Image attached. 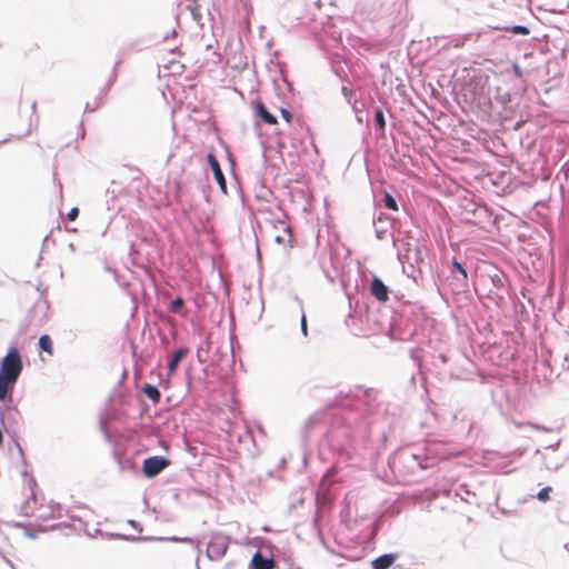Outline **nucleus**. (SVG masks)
I'll list each match as a JSON object with an SVG mask.
<instances>
[{
    "mask_svg": "<svg viewBox=\"0 0 569 569\" xmlns=\"http://www.w3.org/2000/svg\"><path fill=\"white\" fill-rule=\"evenodd\" d=\"M270 228L268 230L269 237L279 246L291 249L295 243V238L289 224L282 220L269 221Z\"/></svg>",
    "mask_w": 569,
    "mask_h": 569,
    "instance_id": "obj_1",
    "label": "nucleus"
},
{
    "mask_svg": "<svg viewBox=\"0 0 569 569\" xmlns=\"http://www.w3.org/2000/svg\"><path fill=\"white\" fill-rule=\"evenodd\" d=\"M22 370L20 355L16 348H11L2 359L0 375L9 381H16Z\"/></svg>",
    "mask_w": 569,
    "mask_h": 569,
    "instance_id": "obj_2",
    "label": "nucleus"
},
{
    "mask_svg": "<svg viewBox=\"0 0 569 569\" xmlns=\"http://www.w3.org/2000/svg\"><path fill=\"white\" fill-rule=\"evenodd\" d=\"M169 461L160 456H153L143 461V472L148 477H154L160 473L164 468H167Z\"/></svg>",
    "mask_w": 569,
    "mask_h": 569,
    "instance_id": "obj_3",
    "label": "nucleus"
},
{
    "mask_svg": "<svg viewBox=\"0 0 569 569\" xmlns=\"http://www.w3.org/2000/svg\"><path fill=\"white\" fill-rule=\"evenodd\" d=\"M207 160H208L210 168L212 169L214 179L218 182L220 189L223 192H227L226 179H224L223 172L220 168L219 161L217 160L216 156L213 153H209L207 156Z\"/></svg>",
    "mask_w": 569,
    "mask_h": 569,
    "instance_id": "obj_4",
    "label": "nucleus"
},
{
    "mask_svg": "<svg viewBox=\"0 0 569 569\" xmlns=\"http://www.w3.org/2000/svg\"><path fill=\"white\" fill-rule=\"evenodd\" d=\"M371 295L380 302H386L389 299V291L387 286L381 279L375 277L370 284Z\"/></svg>",
    "mask_w": 569,
    "mask_h": 569,
    "instance_id": "obj_5",
    "label": "nucleus"
},
{
    "mask_svg": "<svg viewBox=\"0 0 569 569\" xmlns=\"http://www.w3.org/2000/svg\"><path fill=\"white\" fill-rule=\"evenodd\" d=\"M253 569H273L274 561L271 558H264L260 552H256L251 559Z\"/></svg>",
    "mask_w": 569,
    "mask_h": 569,
    "instance_id": "obj_6",
    "label": "nucleus"
},
{
    "mask_svg": "<svg viewBox=\"0 0 569 569\" xmlns=\"http://www.w3.org/2000/svg\"><path fill=\"white\" fill-rule=\"evenodd\" d=\"M397 556L392 553L382 555L372 561L373 569H388L396 561Z\"/></svg>",
    "mask_w": 569,
    "mask_h": 569,
    "instance_id": "obj_7",
    "label": "nucleus"
},
{
    "mask_svg": "<svg viewBox=\"0 0 569 569\" xmlns=\"http://www.w3.org/2000/svg\"><path fill=\"white\" fill-rule=\"evenodd\" d=\"M187 353H188L187 348H180L173 353L172 358L170 359V361L168 363L169 375H172L177 370L180 361L182 360V358H184L187 356Z\"/></svg>",
    "mask_w": 569,
    "mask_h": 569,
    "instance_id": "obj_8",
    "label": "nucleus"
},
{
    "mask_svg": "<svg viewBox=\"0 0 569 569\" xmlns=\"http://www.w3.org/2000/svg\"><path fill=\"white\" fill-rule=\"evenodd\" d=\"M257 114L268 124H276L277 118L270 113L262 102H258L256 106Z\"/></svg>",
    "mask_w": 569,
    "mask_h": 569,
    "instance_id": "obj_9",
    "label": "nucleus"
},
{
    "mask_svg": "<svg viewBox=\"0 0 569 569\" xmlns=\"http://www.w3.org/2000/svg\"><path fill=\"white\" fill-rule=\"evenodd\" d=\"M142 391L154 405L160 401L161 393L157 387L147 383L143 386Z\"/></svg>",
    "mask_w": 569,
    "mask_h": 569,
    "instance_id": "obj_10",
    "label": "nucleus"
},
{
    "mask_svg": "<svg viewBox=\"0 0 569 569\" xmlns=\"http://www.w3.org/2000/svg\"><path fill=\"white\" fill-rule=\"evenodd\" d=\"M39 348L50 356L53 355V343L48 335H43L39 338Z\"/></svg>",
    "mask_w": 569,
    "mask_h": 569,
    "instance_id": "obj_11",
    "label": "nucleus"
},
{
    "mask_svg": "<svg viewBox=\"0 0 569 569\" xmlns=\"http://www.w3.org/2000/svg\"><path fill=\"white\" fill-rule=\"evenodd\" d=\"M16 381H9L6 377L0 375V400H3L9 391L12 388Z\"/></svg>",
    "mask_w": 569,
    "mask_h": 569,
    "instance_id": "obj_12",
    "label": "nucleus"
},
{
    "mask_svg": "<svg viewBox=\"0 0 569 569\" xmlns=\"http://www.w3.org/2000/svg\"><path fill=\"white\" fill-rule=\"evenodd\" d=\"M385 207L389 210L397 211L398 204L395 198L390 193H386L383 197Z\"/></svg>",
    "mask_w": 569,
    "mask_h": 569,
    "instance_id": "obj_13",
    "label": "nucleus"
},
{
    "mask_svg": "<svg viewBox=\"0 0 569 569\" xmlns=\"http://www.w3.org/2000/svg\"><path fill=\"white\" fill-rule=\"evenodd\" d=\"M375 121H376L377 126L379 127V129L385 130L386 120H385V116H383V112L381 109H377L375 111Z\"/></svg>",
    "mask_w": 569,
    "mask_h": 569,
    "instance_id": "obj_14",
    "label": "nucleus"
},
{
    "mask_svg": "<svg viewBox=\"0 0 569 569\" xmlns=\"http://www.w3.org/2000/svg\"><path fill=\"white\" fill-rule=\"evenodd\" d=\"M183 305H184L183 299L178 297V298H176L174 300L171 301V303H170V311L174 312V313L180 312V310L182 309Z\"/></svg>",
    "mask_w": 569,
    "mask_h": 569,
    "instance_id": "obj_15",
    "label": "nucleus"
},
{
    "mask_svg": "<svg viewBox=\"0 0 569 569\" xmlns=\"http://www.w3.org/2000/svg\"><path fill=\"white\" fill-rule=\"evenodd\" d=\"M505 30L510 31L515 34H523L527 36L530 33V30L523 26H513L511 28H505Z\"/></svg>",
    "mask_w": 569,
    "mask_h": 569,
    "instance_id": "obj_16",
    "label": "nucleus"
},
{
    "mask_svg": "<svg viewBox=\"0 0 569 569\" xmlns=\"http://www.w3.org/2000/svg\"><path fill=\"white\" fill-rule=\"evenodd\" d=\"M552 491V488L551 487H545L542 488L538 495H537V498L542 501V502H546L550 499V492Z\"/></svg>",
    "mask_w": 569,
    "mask_h": 569,
    "instance_id": "obj_17",
    "label": "nucleus"
},
{
    "mask_svg": "<svg viewBox=\"0 0 569 569\" xmlns=\"http://www.w3.org/2000/svg\"><path fill=\"white\" fill-rule=\"evenodd\" d=\"M453 268L462 276L463 280L468 278L467 270L463 268V266L458 262L456 259L452 261Z\"/></svg>",
    "mask_w": 569,
    "mask_h": 569,
    "instance_id": "obj_18",
    "label": "nucleus"
},
{
    "mask_svg": "<svg viewBox=\"0 0 569 569\" xmlns=\"http://www.w3.org/2000/svg\"><path fill=\"white\" fill-rule=\"evenodd\" d=\"M79 216V209L77 207H73L68 212V220L74 221Z\"/></svg>",
    "mask_w": 569,
    "mask_h": 569,
    "instance_id": "obj_19",
    "label": "nucleus"
},
{
    "mask_svg": "<svg viewBox=\"0 0 569 569\" xmlns=\"http://www.w3.org/2000/svg\"><path fill=\"white\" fill-rule=\"evenodd\" d=\"M280 113H281V117L283 118V120L286 122H290L292 120V114H291V112L289 110L282 108L280 110Z\"/></svg>",
    "mask_w": 569,
    "mask_h": 569,
    "instance_id": "obj_20",
    "label": "nucleus"
},
{
    "mask_svg": "<svg viewBox=\"0 0 569 569\" xmlns=\"http://www.w3.org/2000/svg\"><path fill=\"white\" fill-rule=\"evenodd\" d=\"M301 331L305 337L308 335L307 318H306L305 313H302V317H301Z\"/></svg>",
    "mask_w": 569,
    "mask_h": 569,
    "instance_id": "obj_21",
    "label": "nucleus"
},
{
    "mask_svg": "<svg viewBox=\"0 0 569 569\" xmlns=\"http://www.w3.org/2000/svg\"><path fill=\"white\" fill-rule=\"evenodd\" d=\"M166 540L176 541V542H188V543L193 542L192 539H190V538H177V537L166 538Z\"/></svg>",
    "mask_w": 569,
    "mask_h": 569,
    "instance_id": "obj_22",
    "label": "nucleus"
},
{
    "mask_svg": "<svg viewBox=\"0 0 569 569\" xmlns=\"http://www.w3.org/2000/svg\"><path fill=\"white\" fill-rule=\"evenodd\" d=\"M515 71H516V73H517L518 76H520V73H521V72H520V69H519V67H518V66H516V67H515Z\"/></svg>",
    "mask_w": 569,
    "mask_h": 569,
    "instance_id": "obj_23",
    "label": "nucleus"
}]
</instances>
